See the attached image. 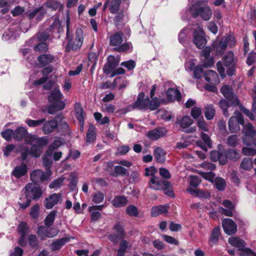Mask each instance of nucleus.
<instances>
[{
	"instance_id": "obj_7",
	"label": "nucleus",
	"mask_w": 256,
	"mask_h": 256,
	"mask_svg": "<svg viewBox=\"0 0 256 256\" xmlns=\"http://www.w3.org/2000/svg\"><path fill=\"white\" fill-rule=\"evenodd\" d=\"M22 190L25 193L26 198L38 200L42 194L41 188L32 183L27 184Z\"/></svg>"
},
{
	"instance_id": "obj_50",
	"label": "nucleus",
	"mask_w": 256,
	"mask_h": 256,
	"mask_svg": "<svg viewBox=\"0 0 256 256\" xmlns=\"http://www.w3.org/2000/svg\"><path fill=\"white\" fill-rule=\"evenodd\" d=\"M215 186L218 190H223L226 188V182L221 178H216L214 179Z\"/></svg>"
},
{
	"instance_id": "obj_52",
	"label": "nucleus",
	"mask_w": 256,
	"mask_h": 256,
	"mask_svg": "<svg viewBox=\"0 0 256 256\" xmlns=\"http://www.w3.org/2000/svg\"><path fill=\"white\" fill-rule=\"evenodd\" d=\"M227 156L229 159L236 161L240 158V154L236 150L230 149L227 151Z\"/></svg>"
},
{
	"instance_id": "obj_13",
	"label": "nucleus",
	"mask_w": 256,
	"mask_h": 256,
	"mask_svg": "<svg viewBox=\"0 0 256 256\" xmlns=\"http://www.w3.org/2000/svg\"><path fill=\"white\" fill-rule=\"evenodd\" d=\"M220 92L224 96L231 102L232 105L238 106L240 102L236 96L234 95L230 86H224L220 89Z\"/></svg>"
},
{
	"instance_id": "obj_55",
	"label": "nucleus",
	"mask_w": 256,
	"mask_h": 256,
	"mask_svg": "<svg viewBox=\"0 0 256 256\" xmlns=\"http://www.w3.org/2000/svg\"><path fill=\"white\" fill-rule=\"evenodd\" d=\"M238 136L236 134L229 136L226 140V144L230 146H235L238 140Z\"/></svg>"
},
{
	"instance_id": "obj_42",
	"label": "nucleus",
	"mask_w": 256,
	"mask_h": 256,
	"mask_svg": "<svg viewBox=\"0 0 256 256\" xmlns=\"http://www.w3.org/2000/svg\"><path fill=\"white\" fill-rule=\"evenodd\" d=\"M56 211L52 210L48 214V216L46 217L44 220V224L46 226H50L52 225L54 220H55V218L56 214Z\"/></svg>"
},
{
	"instance_id": "obj_11",
	"label": "nucleus",
	"mask_w": 256,
	"mask_h": 256,
	"mask_svg": "<svg viewBox=\"0 0 256 256\" xmlns=\"http://www.w3.org/2000/svg\"><path fill=\"white\" fill-rule=\"evenodd\" d=\"M193 36V42L196 47L198 48H203L206 44V40L202 28L198 26L195 29Z\"/></svg>"
},
{
	"instance_id": "obj_35",
	"label": "nucleus",
	"mask_w": 256,
	"mask_h": 256,
	"mask_svg": "<svg viewBox=\"0 0 256 256\" xmlns=\"http://www.w3.org/2000/svg\"><path fill=\"white\" fill-rule=\"evenodd\" d=\"M220 235V228L218 226L214 228L211 234L210 238L209 240V244L210 245H213L216 244L219 238Z\"/></svg>"
},
{
	"instance_id": "obj_18",
	"label": "nucleus",
	"mask_w": 256,
	"mask_h": 256,
	"mask_svg": "<svg viewBox=\"0 0 256 256\" xmlns=\"http://www.w3.org/2000/svg\"><path fill=\"white\" fill-rule=\"evenodd\" d=\"M166 133L164 128H159L149 131L147 136L151 140H156L164 136Z\"/></svg>"
},
{
	"instance_id": "obj_64",
	"label": "nucleus",
	"mask_w": 256,
	"mask_h": 256,
	"mask_svg": "<svg viewBox=\"0 0 256 256\" xmlns=\"http://www.w3.org/2000/svg\"><path fill=\"white\" fill-rule=\"evenodd\" d=\"M191 116L194 119L198 118L202 115L201 108L198 106H194L192 108Z\"/></svg>"
},
{
	"instance_id": "obj_14",
	"label": "nucleus",
	"mask_w": 256,
	"mask_h": 256,
	"mask_svg": "<svg viewBox=\"0 0 256 256\" xmlns=\"http://www.w3.org/2000/svg\"><path fill=\"white\" fill-rule=\"evenodd\" d=\"M58 230L54 228H48L41 226L38 228L37 234L42 240H45L46 238H52L56 236Z\"/></svg>"
},
{
	"instance_id": "obj_19",
	"label": "nucleus",
	"mask_w": 256,
	"mask_h": 256,
	"mask_svg": "<svg viewBox=\"0 0 256 256\" xmlns=\"http://www.w3.org/2000/svg\"><path fill=\"white\" fill-rule=\"evenodd\" d=\"M204 76L206 80L210 84H218L220 82L219 77L214 71L212 70L206 71Z\"/></svg>"
},
{
	"instance_id": "obj_34",
	"label": "nucleus",
	"mask_w": 256,
	"mask_h": 256,
	"mask_svg": "<svg viewBox=\"0 0 256 256\" xmlns=\"http://www.w3.org/2000/svg\"><path fill=\"white\" fill-rule=\"evenodd\" d=\"M96 138V128L94 125L90 124L89 126L88 130L86 134V143L94 142Z\"/></svg>"
},
{
	"instance_id": "obj_20",
	"label": "nucleus",
	"mask_w": 256,
	"mask_h": 256,
	"mask_svg": "<svg viewBox=\"0 0 256 256\" xmlns=\"http://www.w3.org/2000/svg\"><path fill=\"white\" fill-rule=\"evenodd\" d=\"M20 30L16 28H12L6 31L2 34V38L4 40H15L19 35Z\"/></svg>"
},
{
	"instance_id": "obj_44",
	"label": "nucleus",
	"mask_w": 256,
	"mask_h": 256,
	"mask_svg": "<svg viewBox=\"0 0 256 256\" xmlns=\"http://www.w3.org/2000/svg\"><path fill=\"white\" fill-rule=\"evenodd\" d=\"M152 98L151 100L148 98V110H154L160 106V102L159 99L156 97Z\"/></svg>"
},
{
	"instance_id": "obj_53",
	"label": "nucleus",
	"mask_w": 256,
	"mask_h": 256,
	"mask_svg": "<svg viewBox=\"0 0 256 256\" xmlns=\"http://www.w3.org/2000/svg\"><path fill=\"white\" fill-rule=\"evenodd\" d=\"M18 231L21 236H25L28 232V227L26 222H22L18 226Z\"/></svg>"
},
{
	"instance_id": "obj_60",
	"label": "nucleus",
	"mask_w": 256,
	"mask_h": 256,
	"mask_svg": "<svg viewBox=\"0 0 256 256\" xmlns=\"http://www.w3.org/2000/svg\"><path fill=\"white\" fill-rule=\"evenodd\" d=\"M114 49L119 52H124L128 50H132V46L130 43L126 42Z\"/></svg>"
},
{
	"instance_id": "obj_43",
	"label": "nucleus",
	"mask_w": 256,
	"mask_h": 256,
	"mask_svg": "<svg viewBox=\"0 0 256 256\" xmlns=\"http://www.w3.org/2000/svg\"><path fill=\"white\" fill-rule=\"evenodd\" d=\"M127 174V170L120 166L114 167V172L110 174L114 176H124Z\"/></svg>"
},
{
	"instance_id": "obj_38",
	"label": "nucleus",
	"mask_w": 256,
	"mask_h": 256,
	"mask_svg": "<svg viewBox=\"0 0 256 256\" xmlns=\"http://www.w3.org/2000/svg\"><path fill=\"white\" fill-rule=\"evenodd\" d=\"M67 241V239L66 238H62L54 241L50 244L52 250L54 251L60 248Z\"/></svg>"
},
{
	"instance_id": "obj_48",
	"label": "nucleus",
	"mask_w": 256,
	"mask_h": 256,
	"mask_svg": "<svg viewBox=\"0 0 256 256\" xmlns=\"http://www.w3.org/2000/svg\"><path fill=\"white\" fill-rule=\"evenodd\" d=\"M45 121V118H41L38 120L27 119L26 120V122L30 127H36L40 126Z\"/></svg>"
},
{
	"instance_id": "obj_45",
	"label": "nucleus",
	"mask_w": 256,
	"mask_h": 256,
	"mask_svg": "<svg viewBox=\"0 0 256 256\" xmlns=\"http://www.w3.org/2000/svg\"><path fill=\"white\" fill-rule=\"evenodd\" d=\"M219 106L221 109L222 110L224 114L226 116L228 117L230 116V114L228 112V108L230 106H232L231 104H229V103L225 100H221L219 102Z\"/></svg>"
},
{
	"instance_id": "obj_29",
	"label": "nucleus",
	"mask_w": 256,
	"mask_h": 256,
	"mask_svg": "<svg viewBox=\"0 0 256 256\" xmlns=\"http://www.w3.org/2000/svg\"><path fill=\"white\" fill-rule=\"evenodd\" d=\"M123 33L122 32H118L110 37V44L113 46H116L120 44L122 42Z\"/></svg>"
},
{
	"instance_id": "obj_2",
	"label": "nucleus",
	"mask_w": 256,
	"mask_h": 256,
	"mask_svg": "<svg viewBox=\"0 0 256 256\" xmlns=\"http://www.w3.org/2000/svg\"><path fill=\"white\" fill-rule=\"evenodd\" d=\"M62 94L58 88H55L48 96V100L51 104L48 107V111L50 114H54L57 111L64 109L65 103L62 101Z\"/></svg>"
},
{
	"instance_id": "obj_24",
	"label": "nucleus",
	"mask_w": 256,
	"mask_h": 256,
	"mask_svg": "<svg viewBox=\"0 0 256 256\" xmlns=\"http://www.w3.org/2000/svg\"><path fill=\"white\" fill-rule=\"evenodd\" d=\"M201 138L204 143V144L200 140L196 142L197 144L205 151L207 150V147L212 148V142L208 136L204 133H202Z\"/></svg>"
},
{
	"instance_id": "obj_32",
	"label": "nucleus",
	"mask_w": 256,
	"mask_h": 256,
	"mask_svg": "<svg viewBox=\"0 0 256 256\" xmlns=\"http://www.w3.org/2000/svg\"><path fill=\"white\" fill-rule=\"evenodd\" d=\"M62 144V142L59 139L55 140L48 146L46 152V154L49 156H52V152Z\"/></svg>"
},
{
	"instance_id": "obj_16",
	"label": "nucleus",
	"mask_w": 256,
	"mask_h": 256,
	"mask_svg": "<svg viewBox=\"0 0 256 256\" xmlns=\"http://www.w3.org/2000/svg\"><path fill=\"white\" fill-rule=\"evenodd\" d=\"M118 60L114 56H109L108 58V62L103 68L104 72L106 74L110 73L112 74L115 68L118 65Z\"/></svg>"
},
{
	"instance_id": "obj_51",
	"label": "nucleus",
	"mask_w": 256,
	"mask_h": 256,
	"mask_svg": "<svg viewBox=\"0 0 256 256\" xmlns=\"http://www.w3.org/2000/svg\"><path fill=\"white\" fill-rule=\"evenodd\" d=\"M252 166V160L250 158H244L240 164V167L245 170H250Z\"/></svg>"
},
{
	"instance_id": "obj_22",
	"label": "nucleus",
	"mask_w": 256,
	"mask_h": 256,
	"mask_svg": "<svg viewBox=\"0 0 256 256\" xmlns=\"http://www.w3.org/2000/svg\"><path fill=\"white\" fill-rule=\"evenodd\" d=\"M58 126V122L54 120L44 122L42 130L45 134H48L52 132Z\"/></svg>"
},
{
	"instance_id": "obj_46",
	"label": "nucleus",
	"mask_w": 256,
	"mask_h": 256,
	"mask_svg": "<svg viewBox=\"0 0 256 256\" xmlns=\"http://www.w3.org/2000/svg\"><path fill=\"white\" fill-rule=\"evenodd\" d=\"M46 10L44 8V6H42L39 8H36L32 12H30L28 14V17L30 18H32L34 16H36L38 14L40 16H42L46 13Z\"/></svg>"
},
{
	"instance_id": "obj_30",
	"label": "nucleus",
	"mask_w": 256,
	"mask_h": 256,
	"mask_svg": "<svg viewBox=\"0 0 256 256\" xmlns=\"http://www.w3.org/2000/svg\"><path fill=\"white\" fill-rule=\"evenodd\" d=\"M121 0H108V8L112 14H116L120 10Z\"/></svg>"
},
{
	"instance_id": "obj_63",
	"label": "nucleus",
	"mask_w": 256,
	"mask_h": 256,
	"mask_svg": "<svg viewBox=\"0 0 256 256\" xmlns=\"http://www.w3.org/2000/svg\"><path fill=\"white\" fill-rule=\"evenodd\" d=\"M29 244L32 248L38 247V240L35 235L30 234L28 238Z\"/></svg>"
},
{
	"instance_id": "obj_23",
	"label": "nucleus",
	"mask_w": 256,
	"mask_h": 256,
	"mask_svg": "<svg viewBox=\"0 0 256 256\" xmlns=\"http://www.w3.org/2000/svg\"><path fill=\"white\" fill-rule=\"evenodd\" d=\"M210 52L211 48L209 46L205 48L202 52V56L204 58L205 60H208L207 62H204L203 64L204 67L211 66L214 63L212 58H209Z\"/></svg>"
},
{
	"instance_id": "obj_21",
	"label": "nucleus",
	"mask_w": 256,
	"mask_h": 256,
	"mask_svg": "<svg viewBox=\"0 0 256 256\" xmlns=\"http://www.w3.org/2000/svg\"><path fill=\"white\" fill-rule=\"evenodd\" d=\"M28 172V166L25 164H21L16 166L13 170L12 174L16 178H20L25 176Z\"/></svg>"
},
{
	"instance_id": "obj_27",
	"label": "nucleus",
	"mask_w": 256,
	"mask_h": 256,
	"mask_svg": "<svg viewBox=\"0 0 256 256\" xmlns=\"http://www.w3.org/2000/svg\"><path fill=\"white\" fill-rule=\"evenodd\" d=\"M74 113L75 116L79 122H82V121L84 120L86 114L81 104L79 102H76L74 104Z\"/></svg>"
},
{
	"instance_id": "obj_62",
	"label": "nucleus",
	"mask_w": 256,
	"mask_h": 256,
	"mask_svg": "<svg viewBox=\"0 0 256 256\" xmlns=\"http://www.w3.org/2000/svg\"><path fill=\"white\" fill-rule=\"evenodd\" d=\"M39 210L40 206L38 204L34 205L30 211V215L33 218L36 219L38 218L39 216Z\"/></svg>"
},
{
	"instance_id": "obj_47",
	"label": "nucleus",
	"mask_w": 256,
	"mask_h": 256,
	"mask_svg": "<svg viewBox=\"0 0 256 256\" xmlns=\"http://www.w3.org/2000/svg\"><path fill=\"white\" fill-rule=\"evenodd\" d=\"M44 6L50 8L54 10L62 9V6L60 3L54 0H50L48 2L44 4Z\"/></svg>"
},
{
	"instance_id": "obj_6",
	"label": "nucleus",
	"mask_w": 256,
	"mask_h": 256,
	"mask_svg": "<svg viewBox=\"0 0 256 256\" xmlns=\"http://www.w3.org/2000/svg\"><path fill=\"white\" fill-rule=\"evenodd\" d=\"M84 39L83 30L81 28H78L75 33L74 40H68L66 47V51L70 52L71 50H76L80 48L83 44Z\"/></svg>"
},
{
	"instance_id": "obj_3",
	"label": "nucleus",
	"mask_w": 256,
	"mask_h": 256,
	"mask_svg": "<svg viewBox=\"0 0 256 256\" xmlns=\"http://www.w3.org/2000/svg\"><path fill=\"white\" fill-rule=\"evenodd\" d=\"M228 242L231 246L237 248L238 250L241 252L239 254V256H256V253L251 249L245 247L246 244L245 242L240 238L230 237Z\"/></svg>"
},
{
	"instance_id": "obj_33",
	"label": "nucleus",
	"mask_w": 256,
	"mask_h": 256,
	"mask_svg": "<svg viewBox=\"0 0 256 256\" xmlns=\"http://www.w3.org/2000/svg\"><path fill=\"white\" fill-rule=\"evenodd\" d=\"M128 202V200L124 196H116L112 202V206L118 208L125 206Z\"/></svg>"
},
{
	"instance_id": "obj_8",
	"label": "nucleus",
	"mask_w": 256,
	"mask_h": 256,
	"mask_svg": "<svg viewBox=\"0 0 256 256\" xmlns=\"http://www.w3.org/2000/svg\"><path fill=\"white\" fill-rule=\"evenodd\" d=\"M244 119L242 114L238 111L234 112V116L230 118L228 121L230 130L232 132H234L240 130V124H244Z\"/></svg>"
},
{
	"instance_id": "obj_37",
	"label": "nucleus",
	"mask_w": 256,
	"mask_h": 256,
	"mask_svg": "<svg viewBox=\"0 0 256 256\" xmlns=\"http://www.w3.org/2000/svg\"><path fill=\"white\" fill-rule=\"evenodd\" d=\"M154 156L156 160L160 163L165 161V154L164 150L160 148H157L154 150Z\"/></svg>"
},
{
	"instance_id": "obj_5",
	"label": "nucleus",
	"mask_w": 256,
	"mask_h": 256,
	"mask_svg": "<svg viewBox=\"0 0 256 256\" xmlns=\"http://www.w3.org/2000/svg\"><path fill=\"white\" fill-rule=\"evenodd\" d=\"M190 10L194 17L200 16L204 20H209L212 14V10L208 6L198 8V4H196L190 8Z\"/></svg>"
},
{
	"instance_id": "obj_28",
	"label": "nucleus",
	"mask_w": 256,
	"mask_h": 256,
	"mask_svg": "<svg viewBox=\"0 0 256 256\" xmlns=\"http://www.w3.org/2000/svg\"><path fill=\"white\" fill-rule=\"evenodd\" d=\"M192 122V120L188 116H184L180 119L178 118L176 122V123L179 124L180 126L184 130L188 128Z\"/></svg>"
},
{
	"instance_id": "obj_49",
	"label": "nucleus",
	"mask_w": 256,
	"mask_h": 256,
	"mask_svg": "<svg viewBox=\"0 0 256 256\" xmlns=\"http://www.w3.org/2000/svg\"><path fill=\"white\" fill-rule=\"evenodd\" d=\"M114 163L121 164L122 166H126L128 168H129L132 166V163L129 161L126 160H116L114 161V162H108L107 165H108V168H110L113 166V164Z\"/></svg>"
},
{
	"instance_id": "obj_4",
	"label": "nucleus",
	"mask_w": 256,
	"mask_h": 256,
	"mask_svg": "<svg viewBox=\"0 0 256 256\" xmlns=\"http://www.w3.org/2000/svg\"><path fill=\"white\" fill-rule=\"evenodd\" d=\"M149 186L151 188L154 190L164 189L165 194L168 196L172 194V192L168 189L170 184L166 180H159L157 177L152 178L149 182Z\"/></svg>"
},
{
	"instance_id": "obj_10",
	"label": "nucleus",
	"mask_w": 256,
	"mask_h": 256,
	"mask_svg": "<svg viewBox=\"0 0 256 256\" xmlns=\"http://www.w3.org/2000/svg\"><path fill=\"white\" fill-rule=\"evenodd\" d=\"M51 174V170H47L44 173L41 170H34L30 173V178L33 182L37 184L42 182L48 179Z\"/></svg>"
},
{
	"instance_id": "obj_54",
	"label": "nucleus",
	"mask_w": 256,
	"mask_h": 256,
	"mask_svg": "<svg viewBox=\"0 0 256 256\" xmlns=\"http://www.w3.org/2000/svg\"><path fill=\"white\" fill-rule=\"evenodd\" d=\"M126 214L132 216H137L138 214V212L137 208L134 205L128 206L126 209Z\"/></svg>"
},
{
	"instance_id": "obj_61",
	"label": "nucleus",
	"mask_w": 256,
	"mask_h": 256,
	"mask_svg": "<svg viewBox=\"0 0 256 256\" xmlns=\"http://www.w3.org/2000/svg\"><path fill=\"white\" fill-rule=\"evenodd\" d=\"M189 33V30L188 28H183L179 33L178 34V40L180 43H183L186 38L187 34Z\"/></svg>"
},
{
	"instance_id": "obj_36",
	"label": "nucleus",
	"mask_w": 256,
	"mask_h": 256,
	"mask_svg": "<svg viewBox=\"0 0 256 256\" xmlns=\"http://www.w3.org/2000/svg\"><path fill=\"white\" fill-rule=\"evenodd\" d=\"M54 56L50 54H42L38 56V60L40 64L42 66H45L53 62Z\"/></svg>"
},
{
	"instance_id": "obj_17",
	"label": "nucleus",
	"mask_w": 256,
	"mask_h": 256,
	"mask_svg": "<svg viewBox=\"0 0 256 256\" xmlns=\"http://www.w3.org/2000/svg\"><path fill=\"white\" fill-rule=\"evenodd\" d=\"M62 200V194L60 193L53 194L46 198L45 206L46 209H51L54 206L60 202Z\"/></svg>"
},
{
	"instance_id": "obj_15",
	"label": "nucleus",
	"mask_w": 256,
	"mask_h": 256,
	"mask_svg": "<svg viewBox=\"0 0 256 256\" xmlns=\"http://www.w3.org/2000/svg\"><path fill=\"white\" fill-rule=\"evenodd\" d=\"M222 225L224 232L228 235L233 234L236 232V224L231 219H224L222 221Z\"/></svg>"
},
{
	"instance_id": "obj_26",
	"label": "nucleus",
	"mask_w": 256,
	"mask_h": 256,
	"mask_svg": "<svg viewBox=\"0 0 256 256\" xmlns=\"http://www.w3.org/2000/svg\"><path fill=\"white\" fill-rule=\"evenodd\" d=\"M226 42L222 38L220 41L215 42L213 48L217 54H222L227 48Z\"/></svg>"
},
{
	"instance_id": "obj_12",
	"label": "nucleus",
	"mask_w": 256,
	"mask_h": 256,
	"mask_svg": "<svg viewBox=\"0 0 256 256\" xmlns=\"http://www.w3.org/2000/svg\"><path fill=\"white\" fill-rule=\"evenodd\" d=\"M223 61L224 66L227 70V74L230 76H232L235 71L234 68V54L232 52L230 51L226 53L224 56Z\"/></svg>"
},
{
	"instance_id": "obj_59",
	"label": "nucleus",
	"mask_w": 256,
	"mask_h": 256,
	"mask_svg": "<svg viewBox=\"0 0 256 256\" xmlns=\"http://www.w3.org/2000/svg\"><path fill=\"white\" fill-rule=\"evenodd\" d=\"M48 49V46L46 43L41 42L39 44L34 46V50L36 52H45Z\"/></svg>"
},
{
	"instance_id": "obj_58",
	"label": "nucleus",
	"mask_w": 256,
	"mask_h": 256,
	"mask_svg": "<svg viewBox=\"0 0 256 256\" xmlns=\"http://www.w3.org/2000/svg\"><path fill=\"white\" fill-rule=\"evenodd\" d=\"M48 157H50L48 156L46 154V155L44 156L42 158V163L44 167L46 168L47 170H50V168L52 166V161L50 160Z\"/></svg>"
},
{
	"instance_id": "obj_56",
	"label": "nucleus",
	"mask_w": 256,
	"mask_h": 256,
	"mask_svg": "<svg viewBox=\"0 0 256 256\" xmlns=\"http://www.w3.org/2000/svg\"><path fill=\"white\" fill-rule=\"evenodd\" d=\"M14 131L11 129H6L1 132L2 136L6 140H10L12 137L14 138Z\"/></svg>"
},
{
	"instance_id": "obj_57",
	"label": "nucleus",
	"mask_w": 256,
	"mask_h": 256,
	"mask_svg": "<svg viewBox=\"0 0 256 256\" xmlns=\"http://www.w3.org/2000/svg\"><path fill=\"white\" fill-rule=\"evenodd\" d=\"M117 14L116 16L114 19V22L116 25L122 24L124 20V14L122 10H120V12H117Z\"/></svg>"
},
{
	"instance_id": "obj_31",
	"label": "nucleus",
	"mask_w": 256,
	"mask_h": 256,
	"mask_svg": "<svg viewBox=\"0 0 256 256\" xmlns=\"http://www.w3.org/2000/svg\"><path fill=\"white\" fill-rule=\"evenodd\" d=\"M168 212V207L166 206H155L152 208L151 216L153 217Z\"/></svg>"
},
{
	"instance_id": "obj_41",
	"label": "nucleus",
	"mask_w": 256,
	"mask_h": 256,
	"mask_svg": "<svg viewBox=\"0 0 256 256\" xmlns=\"http://www.w3.org/2000/svg\"><path fill=\"white\" fill-rule=\"evenodd\" d=\"M243 132L245 134L246 136H250L251 137L254 136L256 134V130L252 124L250 123L246 124L244 126Z\"/></svg>"
},
{
	"instance_id": "obj_40",
	"label": "nucleus",
	"mask_w": 256,
	"mask_h": 256,
	"mask_svg": "<svg viewBox=\"0 0 256 256\" xmlns=\"http://www.w3.org/2000/svg\"><path fill=\"white\" fill-rule=\"evenodd\" d=\"M215 114V110L212 105H208L205 107L204 115L208 120L212 119Z\"/></svg>"
},
{
	"instance_id": "obj_1",
	"label": "nucleus",
	"mask_w": 256,
	"mask_h": 256,
	"mask_svg": "<svg viewBox=\"0 0 256 256\" xmlns=\"http://www.w3.org/2000/svg\"><path fill=\"white\" fill-rule=\"evenodd\" d=\"M24 138L26 142L32 145V147L30 150L27 147L23 145L18 147L16 150L21 152L22 160H26L28 154L35 158L39 157L42 152V147L47 144L46 140L43 138H38L36 136L28 135V132L26 128H18L14 131V138L20 140Z\"/></svg>"
},
{
	"instance_id": "obj_9",
	"label": "nucleus",
	"mask_w": 256,
	"mask_h": 256,
	"mask_svg": "<svg viewBox=\"0 0 256 256\" xmlns=\"http://www.w3.org/2000/svg\"><path fill=\"white\" fill-rule=\"evenodd\" d=\"M148 98H144V94L140 92L136 100L132 105L128 106L130 110L137 109L140 110H148Z\"/></svg>"
},
{
	"instance_id": "obj_39",
	"label": "nucleus",
	"mask_w": 256,
	"mask_h": 256,
	"mask_svg": "<svg viewBox=\"0 0 256 256\" xmlns=\"http://www.w3.org/2000/svg\"><path fill=\"white\" fill-rule=\"evenodd\" d=\"M187 190L191 194H195L196 196L200 198H208L210 196V194L208 192H204L200 190H193L191 188H187Z\"/></svg>"
},
{
	"instance_id": "obj_25",
	"label": "nucleus",
	"mask_w": 256,
	"mask_h": 256,
	"mask_svg": "<svg viewBox=\"0 0 256 256\" xmlns=\"http://www.w3.org/2000/svg\"><path fill=\"white\" fill-rule=\"evenodd\" d=\"M166 94L168 100L170 101L174 100L180 101L181 99V94L176 89L173 88H168L167 90Z\"/></svg>"
}]
</instances>
